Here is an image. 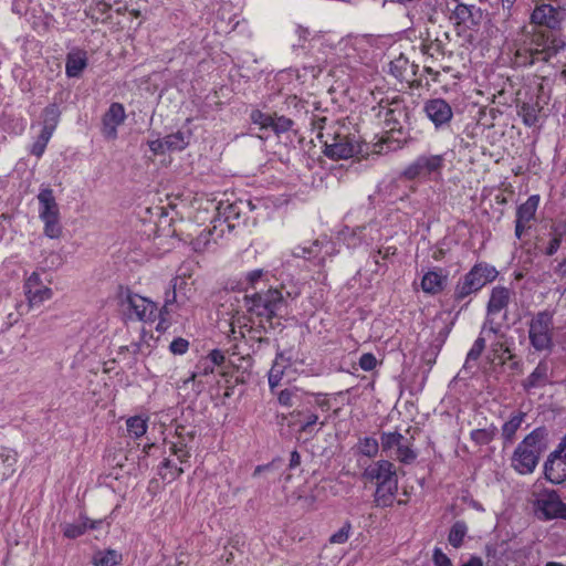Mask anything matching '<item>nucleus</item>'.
Wrapping results in <instances>:
<instances>
[{
  "label": "nucleus",
  "instance_id": "nucleus-34",
  "mask_svg": "<svg viewBox=\"0 0 566 566\" xmlns=\"http://www.w3.org/2000/svg\"><path fill=\"white\" fill-rule=\"evenodd\" d=\"M61 530L66 538H77L88 530V517L81 516V522L61 524Z\"/></svg>",
  "mask_w": 566,
  "mask_h": 566
},
{
  "label": "nucleus",
  "instance_id": "nucleus-31",
  "mask_svg": "<svg viewBox=\"0 0 566 566\" xmlns=\"http://www.w3.org/2000/svg\"><path fill=\"white\" fill-rule=\"evenodd\" d=\"M181 284H186V282L179 277L170 281V287L165 292L164 305L158 310L161 322H165V315L172 311L171 306L178 302L177 290L180 289Z\"/></svg>",
  "mask_w": 566,
  "mask_h": 566
},
{
  "label": "nucleus",
  "instance_id": "nucleus-7",
  "mask_svg": "<svg viewBox=\"0 0 566 566\" xmlns=\"http://www.w3.org/2000/svg\"><path fill=\"white\" fill-rule=\"evenodd\" d=\"M39 201V218L44 223V234L50 239H57L62 234L60 223V209L49 187L41 188L36 196Z\"/></svg>",
  "mask_w": 566,
  "mask_h": 566
},
{
  "label": "nucleus",
  "instance_id": "nucleus-44",
  "mask_svg": "<svg viewBox=\"0 0 566 566\" xmlns=\"http://www.w3.org/2000/svg\"><path fill=\"white\" fill-rule=\"evenodd\" d=\"M496 434V428L494 426H491L489 428L484 429H475L472 430L470 433V437L472 441L475 442L478 446H485L490 443Z\"/></svg>",
  "mask_w": 566,
  "mask_h": 566
},
{
  "label": "nucleus",
  "instance_id": "nucleus-12",
  "mask_svg": "<svg viewBox=\"0 0 566 566\" xmlns=\"http://www.w3.org/2000/svg\"><path fill=\"white\" fill-rule=\"evenodd\" d=\"M565 19V9L542 3L535 7L531 14V23L556 30Z\"/></svg>",
  "mask_w": 566,
  "mask_h": 566
},
{
  "label": "nucleus",
  "instance_id": "nucleus-47",
  "mask_svg": "<svg viewBox=\"0 0 566 566\" xmlns=\"http://www.w3.org/2000/svg\"><path fill=\"white\" fill-rule=\"evenodd\" d=\"M402 441H407V439L398 431L382 432L380 436L381 448L385 452L392 448L397 449Z\"/></svg>",
  "mask_w": 566,
  "mask_h": 566
},
{
  "label": "nucleus",
  "instance_id": "nucleus-16",
  "mask_svg": "<svg viewBox=\"0 0 566 566\" xmlns=\"http://www.w3.org/2000/svg\"><path fill=\"white\" fill-rule=\"evenodd\" d=\"M450 19L453 20L457 25H465L467 28L476 27L481 22L482 10L475 4L459 2L451 10Z\"/></svg>",
  "mask_w": 566,
  "mask_h": 566
},
{
  "label": "nucleus",
  "instance_id": "nucleus-39",
  "mask_svg": "<svg viewBox=\"0 0 566 566\" xmlns=\"http://www.w3.org/2000/svg\"><path fill=\"white\" fill-rule=\"evenodd\" d=\"M468 533L467 523L463 521H457L450 528L448 541L451 546L459 548Z\"/></svg>",
  "mask_w": 566,
  "mask_h": 566
},
{
  "label": "nucleus",
  "instance_id": "nucleus-35",
  "mask_svg": "<svg viewBox=\"0 0 566 566\" xmlns=\"http://www.w3.org/2000/svg\"><path fill=\"white\" fill-rule=\"evenodd\" d=\"M178 441L169 442L170 454L175 455L180 464L189 463L190 452L187 444L182 441V432L177 429Z\"/></svg>",
  "mask_w": 566,
  "mask_h": 566
},
{
  "label": "nucleus",
  "instance_id": "nucleus-19",
  "mask_svg": "<svg viewBox=\"0 0 566 566\" xmlns=\"http://www.w3.org/2000/svg\"><path fill=\"white\" fill-rule=\"evenodd\" d=\"M551 370L545 360H541L535 369L522 381V387L526 392L533 389L543 388L551 384Z\"/></svg>",
  "mask_w": 566,
  "mask_h": 566
},
{
  "label": "nucleus",
  "instance_id": "nucleus-14",
  "mask_svg": "<svg viewBox=\"0 0 566 566\" xmlns=\"http://www.w3.org/2000/svg\"><path fill=\"white\" fill-rule=\"evenodd\" d=\"M363 479L377 484L398 481L396 468L388 460H378L369 464L361 474Z\"/></svg>",
  "mask_w": 566,
  "mask_h": 566
},
{
  "label": "nucleus",
  "instance_id": "nucleus-20",
  "mask_svg": "<svg viewBox=\"0 0 566 566\" xmlns=\"http://www.w3.org/2000/svg\"><path fill=\"white\" fill-rule=\"evenodd\" d=\"M88 63L87 53L81 49H73L66 54L65 74L67 77H80Z\"/></svg>",
  "mask_w": 566,
  "mask_h": 566
},
{
  "label": "nucleus",
  "instance_id": "nucleus-6",
  "mask_svg": "<svg viewBox=\"0 0 566 566\" xmlns=\"http://www.w3.org/2000/svg\"><path fill=\"white\" fill-rule=\"evenodd\" d=\"M446 167V154H421L401 172L406 180L440 181Z\"/></svg>",
  "mask_w": 566,
  "mask_h": 566
},
{
  "label": "nucleus",
  "instance_id": "nucleus-53",
  "mask_svg": "<svg viewBox=\"0 0 566 566\" xmlns=\"http://www.w3.org/2000/svg\"><path fill=\"white\" fill-rule=\"evenodd\" d=\"M350 530L352 524L349 522L344 523V525L331 536L329 542L333 544H344L349 538Z\"/></svg>",
  "mask_w": 566,
  "mask_h": 566
},
{
  "label": "nucleus",
  "instance_id": "nucleus-64",
  "mask_svg": "<svg viewBox=\"0 0 566 566\" xmlns=\"http://www.w3.org/2000/svg\"><path fill=\"white\" fill-rule=\"evenodd\" d=\"M208 359V361L212 365V366H220L221 364H223L224 361V355L221 350L219 349H213L210 352V354L208 355V357L206 358Z\"/></svg>",
  "mask_w": 566,
  "mask_h": 566
},
{
  "label": "nucleus",
  "instance_id": "nucleus-18",
  "mask_svg": "<svg viewBox=\"0 0 566 566\" xmlns=\"http://www.w3.org/2000/svg\"><path fill=\"white\" fill-rule=\"evenodd\" d=\"M447 284L448 273L441 268L428 271L421 280L422 291L431 295L441 293L446 289Z\"/></svg>",
  "mask_w": 566,
  "mask_h": 566
},
{
  "label": "nucleus",
  "instance_id": "nucleus-24",
  "mask_svg": "<svg viewBox=\"0 0 566 566\" xmlns=\"http://www.w3.org/2000/svg\"><path fill=\"white\" fill-rule=\"evenodd\" d=\"M291 417L294 419L293 424L300 427L301 432L313 433L314 426L318 422V416L308 408L296 409L291 412Z\"/></svg>",
  "mask_w": 566,
  "mask_h": 566
},
{
  "label": "nucleus",
  "instance_id": "nucleus-11",
  "mask_svg": "<svg viewBox=\"0 0 566 566\" xmlns=\"http://www.w3.org/2000/svg\"><path fill=\"white\" fill-rule=\"evenodd\" d=\"M23 290L30 307H38L53 296L52 289L43 283L39 272H32L25 279Z\"/></svg>",
  "mask_w": 566,
  "mask_h": 566
},
{
  "label": "nucleus",
  "instance_id": "nucleus-13",
  "mask_svg": "<svg viewBox=\"0 0 566 566\" xmlns=\"http://www.w3.org/2000/svg\"><path fill=\"white\" fill-rule=\"evenodd\" d=\"M423 112L432 122L436 129H441L449 125L453 117L452 107L443 98L428 99L423 105Z\"/></svg>",
  "mask_w": 566,
  "mask_h": 566
},
{
  "label": "nucleus",
  "instance_id": "nucleus-3",
  "mask_svg": "<svg viewBox=\"0 0 566 566\" xmlns=\"http://www.w3.org/2000/svg\"><path fill=\"white\" fill-rule=\"evenodd\" d=\"M499 275L497 270L486 262L475 263L471 270L459 279L453 291V301L461 304L460 311L471 302V296L480 292Z\"/></svg>",
  "mask_w": 566,
  "mask_h": 566
},
{
  "label": "nucleus",
  "instance_id": "nucleus-49",
  "mask_svg": "<svg viewBox=\"0 0 566 566\" xmlns=\"http://www.w3.org/2000/svg\"><path fill=\"white\" fill-rule=\"evenodd\" d=\"M417 458L416 451L409 446L408 440L402 441L397 450H396V459L403 463V464H410L412 463Z\"/></svg>",
  "mask_w": 566,
  "mask_h": 566
},
{
  "label": "nucleus",
  "instance_id": "nucleus-1",
  "mask_svg": "<svg viewBox=\"0 0 566 566\" xmlns=\"http://www.w3.org/2000/svg\"><path fill=\"white\" fill-rule=\"evenodd\" d=\"M374 111H377L376 117L386 128L382 142L388 145L389 150L400 149L411 140L409 132L412 109L407 105L403 97L395 95L394 97L381 98Z\"/></svg>",
  "mask_w": 566,
  "mask_h": 566
},
{
  "label": "nucleus",
  "instance_id": "nucleus-55",
  "mask_svg": "<svg viewBox=\"0 0 566 566\" xmlns=\"http://www.w3.org/2000/svg\"><path fill=\"white\" fill-rule=\"evenodd\" d=\"M188 340L181 337L175 338L169 345L170 352L175 355L185 354L188 350Z\"/></svg>",
  "mask_w": 566,
  "mask_h": 566
},
{
  "label": "nucleus",
  "instance_id": "nucleus-17",
  "mask_svg": "<svg viewBox=\"0 0 566 566\" xmlns=\"http://www.w3.org/2000/svg\"><path fill=\"white\" fill-rule=\"evenodd\" d=\"M126 118L125 108L120 103H112L108 111L103 116V132L107 138H116L117 127Z\"/></svg>",
  "mask_w": 566,
  "mask_h": 566
},
{
  "label": "nucleus",
  "instance_id": "nucleus-48",
  "mask_svg": "<svg viewBox=\"0 0 566 566\" xmlns=\"http://www.w3.org/2000/svg\"><path fill=\"white\" fill-rule=\"evenodd\" d=\"M164 143L166 144V148L169 151L182 150L188 145L186 135L181 132L167 135L164 138Z\"/></svg>",
  "mask_w": 566,
  "mask_h": 566
},
{
  "label": "nucleus",
  "instance_id": "nucleus-21",
  "mask_svg": "<svg viewBox=\"0 0 566 566\" xmlns=\"http://www.w3.org/2000/svg\"><path fill=\"white\" fill-rule=\"evenodd\" d=\"M397 492L398 481L377 484L373 500L374 506L380 509L392 506Z\"/></svg>",
  "mask_w": 566,
  "mask_h": 566
},
{
  "label": "nucleus",
  "instance_id": "nucleus-29",
  "mask_svg": "<svg viewBox=\"0 0 566 566\" xmlns=\"http://www.w3.org/2000/svg\"><path fill=\"white\" fill-rule=\"evenodd\" d=\"M518 107V115L522 117L523 124L527 127L535 126L538 122V115L542 106L536 102H523Z\"/></svg>",
  "mask_w": 566,
  "mask_h": 566
},
{
  "label": "nucleus",
  "instance_id": "nucleus-50",
  "mask_svg": "<svg viewBox=\"0 0 566 566\" xmlns=\"http://www.w3.org/2000/svg\"><path fill=\"white\" fill-rule=\"evenodd\" d=\"M273 114L263 113L260 109H252L250 113V120L252 124L258 125L261 130H269Z\"/></svg>",
  "mask_w": 566,
  "mask_h": 566
},
{
  "label": "nucleus",
  "instance_id": "nucleus-9",
  "mask_svg": "<svg viewBox=\"0 0 566 566\" xmlns=\"http://www.w3.org/2000/svg\"><path fill=\"white\" fill-rule=\"evenodd\" d=\"M122 303L127 305L129 316L137 321L153 323L159 317L158 306L151 300L133 293L129 289L120 293Z\"/></svg>",
  "mask_w": 566,
  "mask_h": 566
},
{
  "label": "nucleus",
  "instance_id": "nucleus-8",
  "mask_svg": "<svg viewBox=\"0 0 566 566\" xmlns=\"http://www.w3.org/2000/svg\"><path fill=\"white\" fill-rule=\"evenodd\" d=\"M531 345L537 350H548L553 346V314L548 311L538 312L528 324Z\"/></svg>",
  "mask_w": 566,
  "mask_h": 566
},
{
  "label": "nucleus",
  "instance_id": "nucleus-5",
  "mask_svg": "<svg viewBox=\"0 0 566 566\" xmlns=\"http://www.w3.org/2000/svg\"><path fill=\"white\" fill-rule=\"evenodd\" d=\"M248 311L261 319L269 323L270 328H274V318H282L286 313L287 300L279 289L270 287L264 292H258L252 296H245Z\"/></svg>",
  "mask_w": 566,
  "mask_h": 566
},
{
  "label": "nucleus",
  "instance_id": "nucleus-61",
  "mask_svg": "<svg viewBox=\"0 0 566 566\" xmlns=\"http://www.w3.org/2000/svg\"><path fill=\"white\" fill-rule=\"evenodd\" d=\"M213 373V366L205 359L196 366V371L192 374L191 379H195L199 375H209Z\"/></svg>",
  "mask_w": 566,
  "mask_h": 566
},
{
  "label": "nucleus",
  "instance_id": "nucleus-54",
  "mask_svg": "<svg viewBox=\"0 0 566 566\" xmlns=\"http://www.w3.org/2000/svg\"><path fill=\"white\" fill-rule=\"evenodd\" d=\"M329 486L331 485L327 481H322L321 483L316 484L310 495L311 501L312 502L324 501L325 492H326L327 488H329Z\"/></svg>",
  "mask_w": 566,
  "mask_h": 566
},
{
  "label": "nucleus",
  "instance_id": "nucleus-33",
  "mask_svg": "<svg viewBox=\"0 0 566 566\" xmlns=\"http://www.w3.org/2000/svg\"><path fill=\"white\" fill-rule=\"evenodd\" d=\"M61 117V109L56 103H51L42 111L43 129L54 133Z\"/></svg>",
  "mask_w": 566,
  "mask_h": 566
},
{
  "label": "nucleus",
  "instance_id": "nucleus-56",
  "mask_svg": "<svg viewBox=\"0 0 566 566\" xmlns=\"http://www.w3.org/2000/svg\"><path fill=\"white\" fill-rule=\"evenodd\" d=\"M377 365V359L371 353H365L359 358V366L365 371L373 370Z\"/></svg>",
  "mask_w": 566,
  "mask_h": 566
},
{
  "label": "nucleus",
  "instance_id": "nucleus-22",
  "mask_svg": "<svg viewBox=\"0 0 566 566\" xmlns=\"http://www.w3.org/2000/svg\"><path fill=\"white\" fill-rule=\"evenodd\" d=\"M496 332H497V329L493 326V321L486 319L482 326L480 336L475 339L473 346L471 347V349L469 350V353L467 355V359L464 363L465 368H469L470 364L472 361H476L480 358L482 352L484 350L486 339L483 335L486 333L495 334Z\"/></svg>",
  "mask_w": 566,
  "mask_h": 566
},
{
  "label": "nucleus",
  "instance_id": "nucleus-23",
  "mask_svg": "<svg viewBox=\"0 0 566 566\" xmlns=\"http://www.w3.org/2000/svg\"><path fill=\"white\" fill-rule=\"evenodd\" d=\"M566 235V221H554L549 227L551 240L543 253L547 256L554 255L560 248L562 241Z\"/></svg>",
  "mask_w": 566,
  "mask_h": 566
},
{
  "label": "nucleus",
  "instance_id": "nucleus-15",
  "mask_svg": "<svg viewBox=\"0 0 566 566\" xmlns=\"http://www.w3.org/2000/svg\"><path fill=\"white\" fill-rule=\"evenodd\" d=\"M293 255L314 261L317 265H323L325 256L332 254L331 242L327 239L315 240L308 247H296L293 250Z\"/></svg>",
  "mask_w": 566,
  "mask_h": 566
},
{
  "label": "nucleus",
  "instance_id": "nucleus-27",
  "mask_svg": "<svg viewBox=\"0 0 566 566\" xmlns=\"http://www.w3.org/2000/svg\"><path fill=\"white\" fill-rule=\"evenodd\" d=\"M539 205V196L532 195L527 200L521 203L516 209V220L530 224L535 219V214Z\"/></svg>",
  "mask_w": 566,
  "mask_h": 566
},
{
  "label": "nucleus",
  "instance_id": "nucleus-37",
  "mask_svg": "<svg viewBox=\"0 0 566 566\" xmlns=\"http://www.w3.org/2000/svg\"><path fill=\"white\" fill-rule=\"evenodd\" d=\"M525 413L518 412L513 415L502 427V436L505 441L512 442L514 436L524 420Z\"/></svg>",
  "mask_w": 566,
  "mask_h": 566
},
{
  "label": "nucleus",
  "instance_id": "nucleus-46",
  "mask_svg": "<svg viewBox=\"0 0 566 566\" xmlns=\"http://www.w3.org/2000/svg\"><path fill=\"white\" fill-rule=\"evenodd\" d=\"M126 426H127L128 434L135 439L144 436L147 430L146 420L138 416L130 417L129 419H127Z\"/></svg>",
  "mask_w": 566,
  "mask_h": 566
},
{
  "label": "nucleus",
  "instance_id": "nucleus-42",
  "mask_svg": "<svg viewBox=\"0 0 566 566\" xmlns=\"http://www.w3.org/2000/svg\"><path fill=\"white\" fill-rule=\"evenodd\" d=\"M294 126V122L284 116V115H277L273 114L271 119V126L269 130H272L275 135H281L284 133H287L291 130Z\"/></svg>",
  "mask_w": 566,
  "mask_h": 566
},
{
  "label": "nucleus",
  "instance_id": "nucleus-58",
  "mask_svg": "<svg viewBox=\"0 0 566 566\" xmlns=\"http://www.w3.org/2000/svg\"><path fill=\"white\" fill-rule=\"evenodd\" d=\"M265 274H266V272L261 269H256V270L248 272L245 275V280H247L249 287L255 289L256 283L260 280H262Z\"/></svg>",
  "mask_w": 566,
  "mask_h": 566
},
{
  "label": "nucleus",
  "instance_id": "nucleus-60",
  "mask_svg": "<svg viewBox=\"0 0 566 566\" xmlns=\"http://www.w3.org/2000/svg\"><path fill=\"white\" fill-rule=\"evenodd\" d=\"M302 70L305 72V74L310 73L314 78L322 73L321 63L318 61L304 62L302 64Z\"/></svg>",
  "mask_w": 566,
  "mask_h": 566
},
{
  "label": "nucleus",
  "instance_id": "nucleus-30",
  "mask_svg": "<svg viewBox=\"0 0 566 566\" xmlns=\"http://www.w3.org/2000/svg\"><path fill=\"white\" fill-rule=\"evenodd\" d=\"M539 53L537 49L532 50V48L523 43L515 52L514 64L517 66H531L537 62H544L539 59Z\"/></svg>",
  "mask_w": 566,
  "mask_h": 566
},
{
  "label": "nucleus",
  "instance_id": "nucleus-63",
  "mask_svg": "<svg viewBox=\"0 0 566 566\" xmlns=\"http://www.w3.org/2000/svg\"><path fill=\"white\" fill-rule=\"evenodd\" d=\"M397 253L396 247H386L382 249H379L376 254L373 256L376 264H379L378 255H381L384 260L389 259L390 256L395 255Z\"/></svg>",
  "mask_w": 566,
  "mask_h": 566
},
{
  "label": "nucleus",
  "instance_id": "nucleus-51",
  "mask_svg": "<svg viewBox=\"0 0 566 566\" xmlns=\"http://www.w3.org/2000/svg\"><path fill=\"white\" fill-rule=\"evenodd\" d=\"M211 237L212 231L211 230H202L192 241L191 245L192 249L196 252H203L206 251L210 244H211Z\"/></svg>",
  "mask_w": 566,
  "mask_h": 566
},
{
  "label": "nucleus",
  "instance_id": "nucleus-2",
  "mask_svg": "<svg viewBox=\"0 0 566 566\" xmlns=\"http://www.w3.org/2000/svg\"><path fill=\"white\" fill-rule=\"evenodd\" d=\"M313 130L323 144L324 155L329 159L340 160L363 155L365 145L347 133L346 127L338 122L327 125V117H317L313 120Z\"/></svg>",
  "mask_w": 566,
  "mask_h": 566
},
{
  "label": "nucleus",
  "instance_id": "nucleus-43",
  "mask_svg": "<svg viewBox=\"0 0 566 566\" xmlns=\"http://www.w3.org/2000/svg\"><path fill=\"white\" fill-rule=\"evenodd\" d=\"M358 452L367 458H375L379 451V443L373 437H365L359 439L357 443Z\"/></svg>",
  "mask_w": 566,
  "mask_h": 566
},
{
  "label": "nucleus",
  "instance_id": "nucleus-25",
  "mask_svg": "<svg viewBox=\"0 0 566 566\" xmlns=\"http://www.w3.org/2000/svg\"><path fill=\"white\" fill-rule=\"evenodd\" d=\"M511 298V291L504 286H495L491 291L488 303V314H496L505 308Z\"/></svg>",
  "mask_w": 566,
  "mask_h": 566
},
{
  "label": "nucleus",
  "instance_id": "nucleus-4",
  "mask_svg": "<svg viewBox=\"0 0 566 566\" xmlns=\"http://www.w3.org/2000/svg\"><path fill=\"white\" fill-rule=\"evenodd\" d=\"M547 430L544 427L534 429L516 447L512 457V467L520 474L532 473L546 450Z\"/></svg>",
  "mask_w": 566,
  "mask_h": 566
},
{
  "label": "nucleus",
  "instance_id": "nucleus-52",
  "mask_svg": "<svg viewBox=\"0 0 566 566\" xmlns=\"http://www.w3.org/2000/svg\"><path fill=\"white\" fill-rule=\"evenodd\" d=\"M548 39H549V34L545 33V32H534L528 41H525L524 43L528 46V48H532V50L534 49H537L539 52H542L541 49H546V46L548 45Z\"/></svg>",
  "mask_w": 566,
  "mask_h": 566
},
{
  "label": "nucleus",
  "instance_id": "nucleus-59",
  "mask_svg": "<svg viewBox=\"0 0 566 566\" xmlns=\"http://www.w3.org/2000/svg\"><path fill=\"white\" fill-rule=\"evenodd\" d=\"M295 396L294 390L292 389H283L277 395V400L280 405L284 407H291L293 405V398Z\"/></svg>",
  "mask_w": 566,
  "mask_h": 566
},
{
  "label": "nucleus",
  "instance_id": "nucleus-45",
  "mask_svg": "<svg viewBox=\"0 0 566 566\" xmlns=\"http://www.w3.org/2000/svg\"><path fill=\"white\" fill-rule=\"evenodd\" d=\"M53 133L49 132L46 129H41V133L34 140V143L31 146L30 153L35 156L36 158L42 157V155L45 151V148L48 146V143L50 142Z\"/></svg>",
  "mask_w": 566,
  "mask_h": 566
},
{
  "label": "nucleus",
  "instance_id": "nucleus-57",
  "mask_svg": "<svg viewBox=\"0 0 566 566\" xmlns=\"http://www.w3.org/2000/svg\"><path fill=\"white\" fill-rule=\"evenodd\" d=\"M422 52L424 54L432 55V52L443 53V44L440 40L436 39L429 42L422 43Z\"/></svg>",
  "mask_w": 566,
  "mask_h": 566
},
{
  "label": "nucleus",
  "instance_id": "nucleus-32",
  "mask_svg": "<svg viewBox=\"0 0 566 566\" xmlns=\"http://www.w3.org/2000/svg\"><path fill=\"white\" fill-rule=\"evenodd\" d=\"M417 67L418 66L413 63H410L403 54H400L389 64L390 73L398 80H407V73L409 69L411 70V74L415 75Z\"/></svg>",
  "mask_w": 566,
  "mask_h": 566
},
{
  "label": "nucleus",
  "instance_id": "nucleus-38",
  "mask_svg": "<svg viewBox=\"0 0 566 566\" xmlns=\"http://www.w3.org/2000/svg\"><path fill=\"white\" fill-rule=\"evenodd\" d=\"M295 34L297 35V41L292 44V52L300 57L302 54L306 55V43L308 42L311 31L308 28L297 24L295 27Z\"/></svg>",
  "mask_w": 566,
  "mask_h": 566
},
{
  "label": "nucleus",
  "instance_id": "nucleus-36",
  "mask_svg": "<svg viewBox=\"0 0 566 566\" xmlns=\"http://www.w3.org/2000/svg\"><path fill=\"white\" fill-rule=\"evenodd\" d=\"M284 355L283 353H279L276 355V358L269 371V386L271 390H273L275 387H277L282 380V377L284 375V370L287 365L282 364L281 360H283Z\"/></svg>",
  "mask_w": 566,
  "mask_h": 566
},
{
  "label": "nucleus",
  "instance_id": "nucleus-28",
  "mask_svg": "<svg viewBox=\"0 0 566 566\" xmlns=\"http://www.w3.org/2000/svg\"><path fill=\"white\" fill-rule=\"evenodd\" d=\"M123 562L122 553L116 549H99L92 556V564L94 566H117Z\"/></svg>",
  "mask_w": 566,
  "mask_h": 566
},
{
  "label": "nucleus",
  "instance_id": "nucleus-40",
  "mask_svg": "<svg viewBox=\"0 0 566 566\" xmlns=\"http://www.w3.org/2000/svg\"><path fill=\"white\" fill-rule=\"evenodd\" d=\"M547 44L548 45L546 49H541L542 53H539V59H542L544 62L549 61L552 56L556 55L566 45L563 39L553 34H549Z\"/></svg>",
  "mask_w": 566,
  "mask_h": 566
},
{
  "label": "nucleus",
  "instance_id": "nucleus-26",
  "mask_svg": "<svg viewBox=\"0 0 566 566\" xmlns=\"http://www.w3.org/2000/svg\"><path fill=\"white\" fill-rule=\"evenodd\" d=\"M17 461L18 453L13 449L0 447V482L15 472Z\"/></svg>",
  "mask_w": 566,
  "mask_h": 566
},
{
  "label": "nucleus",
  "instance_id": "nucleus-10",
  "mask_svg": "<svg viewBox=\"0 0 566 566\" xmlns=\"http://www.w3.org/2000/svg\"><path fill=\"white\" fill-rule=\"evenodd\" d=\"M534 511L542 521L566 520V504L554 490H544L538 494Z\"/></svg>",
  "mask_w": 566,
  "mask_h": 566
},
{
  "label": "nucleus",
  "instance_id": "nucleus-41",
  "mask_svg": "<svg viewBox=\"0 0 566 566\" xmlns=\"http://www.w3.org/2000/svg\"><path fill=\"white\" fill-rule=\"evenodd\" d=\"M184 473V468L177 467L170 459H165L161 462L159 469V475L163 480H168L169 482L176 480Z\"/></svg>",
  "mask_w": 566,
  "mask_h": 566
},
{
  "label": "nucleus",
  "instance_id": "nucleus-62",
  "mask_svg": "<svg viewBox=\"0 0 566 566\" xmlns=\"http://www.w3.org/2000/svg\"><path fill=\"white\" fill-rule=\"evenodd\" d=\"M433 562L436 566H453L450 558L439 548L433 551Z\"/></svg>",
  "mask_w": 566,
  "mask_h": 566
}]
</instances>
